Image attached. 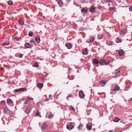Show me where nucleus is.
<instances>
[{
  "mask_svg": "<svg viewBox=\"0 0 132 132\" xmlns=\"http://www.w3.org/2000/svg\"><path fill=\"white\" fill-rule=\"evenodd\" d=\"M47 127V125L46 124V123H44L42 126V130H44Z\"/></svg>",
  "mask_w": 132,
  "mask_h": 132,
  "instance_id": "9b49d317",
  "label": "nucleus"
},
{
  "mask_svg": "<svg viewBox=\"0 0 132 132\" xmlns=\"http://www.w3.org/2000/svg\"><path fill=\"white\" fill-rule=\"evenodd\" d=\"M69 109L70 110H73L74 111H75V109L73 107L71 106H69Z\"/></svg>",
  "mask_w": 132,
  "mask_h": 132,
  "instance_id": "4c0bfd02",
  "label": "nucleus"
},
{
  "mask_svg": "<svg viewBox=\"0 0 132 132\" xmlns=\"http://www.w3.org/2000/svg\"><path fill=\"white\" fill-rule=\"evenodd\" d=\"M81 2L83 3H87L88 2V0H79Z\"/></svg>",
  "mask_w": 132,
  "mask_h": 132,
  "instance_id": "c756f323",
  "label": "nucleus"
},
{
  "mask_svg": "<svg viewBox=\"0 0 132 132\" xmlns=\"http://www.w3.org/2000/svg\"><path fill=\"white\" fill-rule=\"evenodd\" d=\"M104 1L105 2H111V0H104Z\"/></svg>",
  "mask_w": 132,
  "mask_h": 132,
  "instance_id": "79ce46f5",
  "label": "nucleus"
},
{
  "mask_svg": "<svg viewBox=\"0 0 132 132\" xmlns=\"http://www.w3.org/2000/svg\"><path fill=\"white\" fill-rule=\"evenodd\" d=\"M25 46L27 48H30L31 46V45L30 44L28 43H26L25 44Z\"/></svg>",
  "mask_w": 132,
  "mask_h": 132,
  "instance_id": "dca6fc26",
  "label": "nucleus"
},
{
  "mask_svg": "<svg viewBox=\"0 0 132 132\" xmlns=\"http://www.w3.org/2000/svg\"><path fill=\"white\" fill-rule=\"evenodd\" d=\"M33 33L31 31H30L28 35L30 36H31L33 35Z\"/></svg>",
  "mask_w": 132,
  "mask_h": 132,
  "instance_id": "ea45409f",
  "label": "nucleus"
},
{
  "mask_svg": "<svg viewBox=\"0 0 132 132\" xmlns=\"http://www.w3.org/2000/svg\"><path fill=\"white\" fill-rule=\"evenodd\" d=\"M79 97L81 98H83L84 97L85 95L82 91L81 90L79 92Z\"/></svg>",
  "mask_w": 132,
  "mask_h": 132,
  "instance_id": "39448f33",
  "label": "nucleus"
},
{
  "mask_svg": "<svg viewBox=\"0 0 132 132\" xmlns=\"http://www.w3.org/2000/svg\"><path fill=\"white\" fill-rule=\"evenodd\" d=\"M7 4L9 5H11L13 4V2L12 1H9L8 2Z\"/></svg>",
  "mask_w": 132,
  "mask_h": 132,
  "instance_id": "473e14b6",
  "label": "nucleus"
},
{
  "mask_svg": "<svg viewBox=\"0 0 132 132\" xmlns=\"http://www.w3.org/2000/svg\"><path fill=\"white\" fill-rule=\"evenodd\" d=\"M65 46L67 48L69 49H70L72 47V45L70 43H69L66 44Z\"/></svg>",
  "mask_w": 132,
  "mask_h": 132,
  "instance_id": "2eb2a0df",
  "label": "nucleus"
},
{
  "mask_svg": "<svg viewBox=\"0 0 132 132\" xmlns=\"http://www.w3.org/2000/svg\"><path fill=\"white\" fill-rule=\"evenodd\" d=\"M87 11V9L85 7L82 8L81 10V11L82 12L85 13Z\"/></svg>",
  "mask_w": 132,
  "mask_h": 132,
  "instance_id": "4be33fe9",
  "label": "nucleus"
},
{
  "mask_svg": "<svg viewBox=\"0 0 132 132\" xmlns=\"http://www.w3.org/2000/svg\"><path fill=\"white\" fill-rule=\"evenodd\" d=\"M73 126L71 123H70L68 125H67V128L69 130H71L73 128Z\"/></svg>",
  "mask_w": 132,
  "mask_h": 132,
  "instance_id": "423d86ee",
  "label": "nucleus"
},
{
  "mask_svg": "<svg viewBox=\"0 0 132 132\" xmlns=\"http://www.w3.org/2000/svg\"><path fill=\"white\" fill-rule=\"evenodd\" d=\"M19 24L21 25H23L24 23V22L21 20H19Z\"/></svg>",
  "mask_w": 132,
  "mask_h": 132,
  "instance_id": "c85d7f7f",
  "label": "nucleus"
},
{
  "mask_svg": "<svg viewBox=\"0 0 132 132\" xmlns=\"http://www.w3.org/2000/svg\"><path fill=\"white\" fill-rule=\"evenodd\" d=\"M110 66H111V67H112V65H110Z\"/></svg>",
  "mask_w": 132,
  "mask_h": 132,
  "instance_id": "3c124183",
  "label": "nucleus"
},
{
  "mask_svg": "<svg viewBox=\"0 0 132 132\" xmlns=\"http://www.w3.org/2000/svg\"><path fill=\"white\" fill-rule=\"evenodd\" d=\"M31 110V106L30 105H28L27 107V109L26 111V113L28 114L29 113Z\"/></svg>",
  "mask_w": 132,
  "mask_h": 132,
  "instance_id": "6e6552de",
  "label": "nucleus"
},
{
  "mask_svg": "<svg viewBox=\"0 0 132 132\" xmlns=\"http://www.w3.org/2000/svg\"><path fill=\"white\" fill-rule=\"evenodd\" d=\"M109 63V61L106 62V60L105 59H101L100 60V63L101 65H108Z\"/></svg>",
  "mask_w": 132,
  "mask_h": 132,
  "instance_id": "f257e3e1",
  "label": "nucleus"
},
{
  "mask_svg": "<svg viewBox=\"0 0 132 132\" xmlns=\"http://www.w3.org/2000/svg\"><path fill=\"white\" fill-rule=\"evenodd\" d=\"M102 132H105V131H102Z\"/></svg>",
  "mask_w": 132,
  "mask_h": 132,
  "instance_id": "5fc2aeb1",
  "label": "nucleus"
},
{
  "mask_svg": "<svg viewBox=\"0 0 132 132\" xmlns=\"http://www.w3.org/2000/svg\"><path fill=\"white\" fill-rule=\"evenodd\" d=\"M23 56V54H20V55H19V57L20 58H21Z\"/></svg>",
  "mask_w": 132,
  "mask_h": 132,
  "instance_id": "a18cd8bd",
  "label": "nucleus"
},
{
  "mask_svg": "<svg viewBox=\"0 0 132 132\" xmlns=\"http://www.w3.org/2000/svg\"><path fill=\"white\" fill-rule=\"evenodd\" d=\"M92 63L94 65H97L100 63V61H99L97 59L95 58L93 60Z\"/></svg>",
  "mask_w": 132,
  "mask_h": 132,
  "instance_id": "20e7f679",
  "label": "nucleus"
},
{
  "mask_svg": "<svg viewBox=\"0 0 132 132\" xmlns=\"http://www.w3.org/2000/svg\"><path fill=\"white\" fill-rule=\"evenodd\" d=\"M35 39L37 43H39L40 42V39L39 37H35Z\"/></svg>",
  "mask_w": 132,
  "mask_h": 132,
  "instance_id": "5701e85b",
  "label": "nucleus"
},
{
  "mask_svg": "<svg viewBox=\"0 0 132 132\" xmlns=\"http://www.w3.org/2000/svg\"><path fill=\"white\" fill-rule=\"evenodd\" d=\"M120 71V68H119L115 70V73L116 75H117L118 73H119Z\"/></svg>",
  "mask_w": 132,
  "mask_h": 132,
  "instance_id": "a211bd4d",
  "label": "nucleus"
},
{
  "mask_svg": "<svg viewBox=\"0 0 132 132\" xmlns=\"http://www.w3.org/2000/svg\"><path fill=\"white\" fill-rule=\"evenodd\" d=\"M87 129L89 130H90L92 128V126L89 125H87L86 126Z\"/></svg>",
  "mask_w": 132,
  "mask_h": 132,
  "instance_id": "cd10ccee",
  "label": "nucleus"
},
{
  "mask_svg": "<svg viewBox=\"0 0 132 132\" xmlns=\"http://www.w3.org/2000/svg\"><path fill=\"white\" fill-rule=\"evenodd\" d=\"M13 102V101L12 100L10 99H8L7 100V104H9L10 103H12Z\"/></svg>",
  "mask_w": 132,
  "mask_h": 132,
  "instance_id": "bb28decb",
  "label": "nucleus"
},
{
  "mask_svg": "<svg viewBox=\"0 0 132 132\" xmlns=\"http://www.w3.org/2000/svg\"><path fill=\"white\" fill-rule=\"evenodd\" d=\"M130 11H132V6L130 7L129 8Z\"/></svg>",
  "mask_w": 132,
  "mask_h": 132,
  "instance_id": "de8ad7c7",
  "label": "nucleus"
},
{
  "mask_svg": "<svg viewBox=\"0 0 132 132\" xmlns=\"http://www.w3.org/2000/svg\"><path fill=\"white\" fill-rule=\"evenodd\" d=\"M48 97L50 99H52V95L51 94H50L49 95Z\"/></svg>",
  "mask_w": 132,
  "mask_h": 132,
  "instance_id": "49530a36",
  "label": "nucleus"
},
{
  "mask_svg": "<svg viewBox=\"0 0 132 132\" xmlns=\"http://www.w3.org/2000/svg\"><path fill=\"white\" fill-rule=\"evenodd\" d=\"M126 32V31L125 29H122L121 30V31L120 32V33L121 34H124Z\"/></svg>",
  "mask_w": 132,
  "mask_h": 132,
  "instance_id": "b1692460",
  "label": "nucleus"
},
{
  "mask_svg": "<svg viewBox=\"0 0 132 132\" xmlns=\"http://www.w3.org/2000/svg\"><path fill=\"white\" fill-rule=\"evenodd\" d=\"M54 115L51 112H48L47 113L46 117L49 119H51L53 117Z\"/></svg>",
  "mask_w": 132,
  "mask_h": 132,
  "instance_id": "f03ea898",
  "label": "nucleus"
},
{
  "mask_svg": "<svg viewBox=\"0 0 132 132\" xmlns=\"http://www.w3.org/2000/svg\"><path fill=\"white\" fill-rule=\"evenodd\" d=\"M90 11L91 12H94L95 11V8L94 6H92L90 9Z\"/></svg>",
  "mask_w": 132,
  "mask_h": 132,
  "instance_id": "ddd939ff",
  "label": "nucleus"
},
{
  "mask_svg": "<svg viewBox=\"0 0 132 132\" xmlns=\"http://www.w3.org/2000/svg\"><path fill=\"white\" fill-rule=\"evenodd\" d=\"M120 89L119 87L118 86L116 85L114 87V88L113 89V90L115 91H118Z\"/></svg>",
  "mask_w": 132,
  "mask_h": 132,
  "instance_id": "4468645a",
  "label": "nucleus"
},
{
  "mask_svg": "<svg viewBox=\"0 0 132 132\" xmlns=\"http://www.w3.org/2000/svg\"><path fill=\"white\" fill-rule=\"evenodd\" d=\"M129 101L130 102L132 103V98H131L129 100Z\"/></svg>",
  "mask_w": 132,
  "mask_h": 132,
  "instance_id": "8fccbe9b",
  "label": "nucleus"
},
{
  "mask_svg": "<svg viewBox=\"0 0 132 132\" xmlns=\"http://www.w3.org/2000/svg\"><path fill=\"white\" fill-rule=\"evenodd\" d=\"M10 42L9 41H7L3 43L2 45V46H4L6 45H8L9 44Z\"/></svg>",
  "mask_w": 132,
  "mask_h": 132,
  "instance_id": "412c9836",
  "label": "nucleus"
},
{
  "mask_svg": "<svg viewBox=\"0 0 132 132\" xmlns=\"http://www.w3.org/2000/svg\"><path fill=\"white\" fill-rule=\"evenodd\" d=\"M32 66L33 67H39V65L37 63H35L34 64H33L32 65Z\"/></svg>",
  "mask_w": 132,
  "mask_h": 132,
  "instance_id": "2f4dec72",
  "label": "nucleus"
},
{
  "mask_svg": "<svg viewBox=\"0 0 132 132\" xmlns=\"http://www.w3.org/2000/svg\"><path fill=\"white\" fill-rule=\"evenodd\" d=\"M29 100V99H28V97L27 99L24 102V104H27L28 103V102Z\"/></svg>",
  "mask_w": 132,
  "mask_h": 132,
  "instance_id": "c9c22d12",
  "label": "nucleus"
},
{
  "mask_svg": "<svg viewBox=\"0 0 132 132\" xmlns=\"http://www.w3.org/2000/svg\"><path fill=\"white\" fill-rule=\"evenodd\" d=\"M77 86L78 87H79V86H78V85H77Z\"/></svg>",
  "mask_w": 132,
  "mask_h": 132,
  "instance_id": "603ef678",
  "label": "nucleus"
},
{
  "mask_svg": "<svg viewBox=\"0 0 132 132\" xmlns=\"http://www.w3.org/2000/svg\"><path fill=\"white\" fill-rule=\"evenodd\" d=\"M37 87L39 88H42L43 86V84L40 83H38L37 84Z\"/></svg>",
  "mask_w": 132,
  "mask_h": 132,
  "instance_id": "f3484780",
  "label": "nucleus"
},
{
  "mask_svg": "<svg viewBox=\"0 0 132 132\" xmlns=\"http://www.w3.org/2000/svg\"><path fill=\"white\" fill-rule=\"evenodd\" d=\"M72 97V96L71 95V94H70L69 95H68L67 97V99L68 100H69V98H70V97Z\"/></svg>",
  "mask_w": 132,
  "mask_h": 132,
  "instance_id": "58836bf2",
  "label": "nucleus"
},
{
  "mask_svg": "<svg viewBox=\"0 0 132 132\" xmlns=\"http://www.w3.org/2000/svg\"><path fill=\"white\" fill-rule=\"evenodd\" d=\"M82 54L84 55H86L88 54V52L87 48L84 49L82 51Z\"/></svg>",
  "mask_w": 132,
  "mask_h": 132,
  "instance_id": "0eeeda50",
  "label": "nucleus"
},
{
  "mask_svg": "<svg viewBox=\"0 0 132 132\" xmlns=\"http://www.w3.org/2000/svg\"><path fill=\"white\" fill-rule=\"evenodd\" d=\"M4 112L5 113L8 114L9 112V110L7 109H4Z\"/></svg>",
  "mask_w": 132,
  "mask_h": 132,
  "instance_id": "e433bc0d",
  "label": "nucleus"
},
{
  "mask_svg": "<svg viewBox=\"0 0 132 132\" xmlns=\"http://www.w3.org/2000/svg\"><path fill=\"white\" fill-rule=\"evenodd\" d=\"M122 41V40L121 38H118L116 39V42L117 43H120Z\"/></svg>",
  "mask_w": 132,
  "mask_h": 132,
  "instance_id": "aec40b11",
  "label": "nucleus"
},
{
  "mask_svg": "<svg viewBox=\"0 0 132 132\" xmlns=\"http://www.w3.org/2000/svg\"><path fill=\"white\" fill-rule=\"evenodd\" d=\"M120 120V119H119L118 118L116 117L114 120V121L116 122H118Z\"/></svg>",
  "mask_w": 132,
  "mask_h": 132,
  "instance_id": "7c9ffc66",
  "label": "nucleus"
},
{
  "mask_svg": "<svg viewBox=\"0 0 132 132\" xmlns=\"http://www.w3.org/2000/svg\"><path fill=\"white\" fill-rule=\"evenodd\" d=\"M26 89V88H19L20 91L21 92H24Z\"/></svg>",
  "mask_w": 132,
  "mask_h": 132,
  "instance_id": "72a5a7b5",
  "label": "nucleus"
},
{
  "mask_svg": "<svg viewBox=\"0 0 132 132\" xmlns=\"http://www.w3.org/2000/svg\"><path fill=\"white\" fill-rule=\"evenodd\" d=\"M106 44L108 45H110L111 46L113 45L114 44V43L113 42L111 41L107 42H106Z\"/></svg>",
  "mask_w": 132,
  "mask_h": 132,
  "instance_id": "6ab92c4d",
  "label": "nucleus"
},
{
  "mask_svg": "<svg viewBox=\"0 0 132 132\" xmlns=\"http://www.w3.org/2000/svg\"><path fill=\"white\" fill-rule=\"evenodd\" d=\"M35 42L33 39H31L30 41V43H34Z\"/></svg>",
  "mask_w": 132,
  "mask_h": 132,
  "instance_id": "37998d69",
  "label": "nucleus"
},
{
  "mask_svg": "<svg viewBox=\"0 0 132 132\" xmlns=\"http://www.w3.org/2000/svg\"><path fill=\"white\" fill-rule=\"evenodd\" d=\"M28 98L29 100H32L33 101L34 100V99L33 98H31L30 97H28Z\"/></svg>",
  "mask_w": 132,
  "mask_h": 132,
  "instance_id": "09e8293b",
  "label": "nucleus"
},
{
  "mask_svg": "<svg viewBox=\"0 0 132 132\" xmlns=\"http://www.w3.org/2000/svg\"><path fill=\"white\" fill-rule=\"evenodd\" d=\"M106 83V81L101 80L100 82V84L102 87L104 86Z\"/></svg>",
  "mask_w": 132,
  "mask_h": 132,
  "instance_id": "1a4fd4ad",
  "label": "nucleus"
},
{
  "mask_svg": "<svg viewBox=\"0 0 132 132\" xmlns=\"http://www.w3.org/2000/svg\"><path fill=\"white\" fill-rule=\"evenodd\" d=\"M58 5L60 7H62L63 5L62 1L60 0H58L57 1Z\"/></svg>",
  "mask_w": 132,
  "mask_h": 132,
  "instance_id": "f8f14e48",
  "label": "nucleus"
},
{
  "mask_svg": "<svg viewBox=\"0 0 132 132\" xmlns=\"http://www.w3.org/2000/svg\"><path fill=\"white\" fill-rule=\"evenodd\" d=\"M83 127V125L81 124H80L78 127V128L79 129L81 130L82 129Z\"/></svg>",
  "mask_w": 132,
  "mask_h": 132,
  "instance_id": "393cba45",
  "label": "nucleus"
},
{
  "mask_svg": "<svg viewBox=\"0 0 132 132\" xmlns=\"http://www.w3.org/2000/svg\"><path fill=\"white\" fill-rule=\"evenodd\" d=\"M115 9V7H110L109 9V10L110 11H112Z\"/></svg>",
  "mask_w": 132,
  "mask_h": 132,
  "instance_id": "a19ab883",
  "label": "nucleus"
},
{
  "mask_svg": "<svg viewBox=\"0 0 132 132\" xmlns=\"http://www.w3.org/2000/svg\"><path fill=\"white\" fill-rule=\"evenodd\" d=\"M118 53L119 55L121 56L124 54V52L123 50L120 49L118 50Z\"/></svg>",
  "mask_w": 132,
  "mask_h": 132,
  "instance_id": "9d476101",
  "label": "nucleus"
},
{
  "mask_svg": "<svg viewBox=\"0 0 132 132\" xmlns=\"http://www.w3.org/2000/svg\"><path fill=\"white\" fill-rule=\"evenodd\" d=\"M78 6V5H76V6Z\"/></svg>",
  "mask_w": 132,
  "mask_h": 132,
  "instance_id": "864d4df0",
  "label": "nucleus"
},
{
  "mask_svg": "<svg viewBox=\"0 0 132 132\" xmlns=\"http://www.w3.org/2000/svg\"><path fill=\"white\" fill-rule=\"evenodd\" d=\"M35 114L37 116H39L40 117H41L42 116L40 114V113L38 111H37L35 113Z\"/></svg>",
  "mask_w": 132,
  "mask_h": 132,
  "instance_id": "a878e982",
  "label": "nucleus"
},
{
  "mask_svg": "<svg viewBox=\"0 0 132 132\" xmlns=\"http://www.w3.org/2000/svg\"><path fill=\"white\" fill-rule=\"evenodd\" d=\"M14 91L16 92H20L19 88L15 89L14 90Z\"/></svg>",
  "mask_w": 132,
  "mask_h": 132,
  "instance_id": "c03bdc74",
  "label": "nucleus"
},
{
  "mask_svg": "<svg viewBox=\"0 0 132 132\" xmlns=\"http://www.w3.org/2000/svg\"><path fill=\"white\" fill-rule=\"evenodd\" d=\"M102 34H99L98 36V39H102Z\"/></svg>",
  "mask_w": 132,
  "mask_h": 132,
  "instance_id": "f704fd0d",
  "label": "nucleus"
},
{
  "mask_svg": "<svg viewBox=\"0 0 132 132\" xmlns=\"http://www.w3.org/2000/svg\"><path fill=\"white\" fill-rule=\"evenodd\" d=\"M95 40V39L93 37H90L86 41V42L88 43H92Z\"/></svg>",
  "mask_w": 132,
  "mask_h": 132,
  "instance_id": "7ed1b4c3",
  "label": "nucleus"
}]
</instances>
